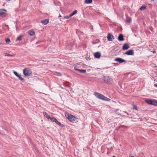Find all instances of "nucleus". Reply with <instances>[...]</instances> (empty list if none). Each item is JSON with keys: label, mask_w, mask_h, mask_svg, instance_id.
I'll return each instance as SVG.
<instances>
[{"label": "nucleus", "mask_w": 157, "mask_h": 157, "mask_svg": "<svg viewBox=\"0 0 157 157\" xmlns=\"http://www.w3.org/2000/svg\"><path fill=\"white\" fill-rule=\"evenodd\" d=\"M94 94L96 98L108 101H110V99L99 93L94 92Z\"/></svg>", "instance_id": "1"}, {"label": "nucleus", "mask_w": 157, "mask_h": 157, "mask_svg": "<svg viewBox=\"0 0 157 157\" xmlns=\"http://www.w3.org/2000/svg\"><path fill=\"white\" fill-rule=\"evenodd\" d=\"M65 115L66 117L71 122H73L76 120L77 118L73 115L69 114L67 113H65Z\"/></svg>", "instance_id": "2"}, {"label": "nucleus", "mask_w": 157, "mask_h": 157, "mask_svg": "<svg viewBox=\"0 0 157 157\" xmlns=\"http://www.w3.org/2000/svg\"><path fill=\"white\" fill-rule=\"evenodd\" d=\"M24 75L25 76H29L32 74V71L29 68H25L23 70Z\"/></svg>", "instance_id": "3"}, {"label": "nucleus", "mask_w": 157, "mask_h": 157, "mask_svg": "<svg viewBox=\"0 0 157 157\" xmlns=\"http://www.w3.org/2000/svg\"><path fill=\"white\" fill-rule=\"evenodd\" d=\"M103 78H104L103 79L104 82L105 83H111L113 82L112 79L109 77L104 76Z\"/></svg>", "instance_id": "4"}, {"label": "nucleus", "mask_w": 157, "mask_h": 157, "mask_svg": "<svg viewBox=\"0 0 157 157\" xmlns=\"http://www.w3.org/2000/svg\"><path fill=\"white\" fill-rule=\"evenodd\" d=\"M114 60L120 63H122L125 62V60L120 58H117L114 59Z\"/></svg>", "instance_id": "5"}, {"label": "nucleus", "mask_w": 157, "mask_h": 157, "mask_svg": "<svg viewBox=\"0 0 157 157\" xmlns=\"http://www.w3.org/2000/svg\"><path fill=\"white\" fill-rule=\"evenodd\" d=\"M124 55H134V52L133 50H130L124 53Z\"/></svg>", "instance_id": "6"}, {"label": "nucleus", "mask_w": 157, "mask_h": 157, "mask_svg": "<svg viewBox=\"0 0 157 157\" xmlns=\"http://www.w3.org/2000/svg\"><path fill=\"white\" fill-rule=\"evenodd\" d=\"M107 39L109 41H112L114 39L113 36L111 34L109 33L107 37Z\"/></svg>", "instance_id": "7"}, {"label": "nucleus", "mask_w": 157, "mask_h": 157, "mask_svg": "<svg viewBox=\"0 0 157 157\" xmlns=\"http://www.w3.org/2000/svg\"><path fill=\"white\" fill-rule=\"evenodd\" d=\"M94 57L97 59H99L101 56V53L99 52H96L94 54Z\"/></svg>", "instance_id": "8"}, {"label": "nucleus", "mask_w": 157, "mask_h": 157, "mask_svg": "<svg viewBox=\"0 0 157 157\" xmlns=\"http://www.w3.org/2000/svg\"><path fill=\"white\" fill-rule=\"evenodd\" d=\"M129 48V46L128 44H124L122 47V49L123 50H126L128 49Z\"/></svg>", "instance_id": "9"}, {"label": "nucleus", "mask_w": 157, "mask_h": 157, "mask_svg": "<svg viewBox=\"0 0 157 157\" xmlns=\"http://www.w3.org/2000/svg\"><path fill=\"white\" fill-rule=\"evenodd\" d=\"M118 40L119 41H122L124 40L123 36L122 34H120L118 37Z\"/></svg>", "instance_id": "10"}, {"label": "nucleus", "mask_w": 157, "mask_h": 157, "mask_svg": "<svg viewBox=\"0 0 157 157\" xmlns=\"http://www.w3.org/2000/svg\"><path fill=\"white\" fill-rule=\"evenodd\" d=\"M75 69L77 71H78L81 73H85L86 71V70L77 69L75 67Z\"/></svg>", "instance_id": "11"}, {"label": "nucleus", "mask_w": 157, "mask_h": 157, "mask_svg": "<svg viewBox=\"0 0 157 157\" xmlns=\"http://www.w3.org/2000/svg\"><path fill=\"white\" fill-rule=\"evenodd\" d=\"M49 22L48 19H45L44 20L41 21V22L44 25L47 24Z\"/></svg>", "instance_id": "12"}, {"label": "nucleus", "mask_w": 157, "mask_h": 157, "mask_svg": "<svg viewBox=\"0 0 157 157\" xmlns=\"http://www.w3.org/2000/svg\"><path fill=\"white\" fill-rule=\"evenodd\" d=\"M56 124H58V125H59V126H61V127H64V125L61 124L57 120V119H56V120L55 121V122H54Z\"/></svg>", "instance_id": "13"}, {"label": "nucleus", "mask_w": 157, "mask_h": 157, "mask_svg": "<svg viewBox=\"0 0 157 157\" xmlns=\"http://www.w3.org/2000/svg\"><path fill=\"white\" fill-rule=\"evenodd\" d=\"M29 34L31 36H32L34 35L35 32L34 31L30 30L28 32Z\"/></svg>", "instance_id": "14"}, {"label": "nucleus", "mask_w": 157, "mask_h": 157, "mask_svg": "<svg viewBox=\"0 0 157 157\" xmlns=\"http://www.w3.org/2000/svg\"><path fill=\"white\" fill-rule=\"evenodd\" d=\"M6 16V14L4 12H0V17H5Z\"/></svg>", "instance_id": "15"}, {"label": "nucleus", "mask_w": 157, "mask_h": 157, "mask_svg": "<svg viewBox=\"0 0 157 157\" xmlns=\"http://www.w3.org/2000/svg\"><path fill=\"white\" fill-rule=\"evenodd\" d=\"M152 100L146 99L145 100V101L149 105H151L152 103Z\"/></svg>", "instance_id": "16"}, {"label": "nucleus", "mask_w": 157, "mask_h": 157, "mask_svg": "<svg viewBox=\"0 0 157 157\" xmlns=\"http://www.w3.org/2000/svg\"><path fill=\"white\" fill-rule=\"evenodd\" d=\"M92 0H85V3L86 4H90L92 3Z\"/></svg>", "instance_id": "17"}, {"label": "nucleus", "mask_w": 157, "mask_h": 157, "mask_svg": "<svg viewBox=\"0 0 157 157\" xmlns=\"http://www.w3.org/2000/svg\"><path fill=\"white\" fill-rule=\"evenodd\" d=\"M43 114L44 115V116L47 118V119H49V116H48V115L47 114L46 112H43Z\"/></svg>", "instance_id": "18"}, {"label": "nucleus", "mask_w": 157, "mask_h": 157, "mask_svg": "<svg viewBox=\"0 0 157 157\" xmlns=\"http://www.w3.org/2000/svg\"><path fill=\"white\" fill-rule=\"evenodd\" d=\"M17 77H18L19 79L21 81H24L25 80L22 77L21 75H19L17 76Z\"/></svg>", "instance_id": "19"}, {"label": "nucleus", "mask_w": 157, "mask_h": 157, "mask_svg": "<svg viewBox=\"0 0 157 157\" xmlns=\"http://www.w3.org/2000/svg\"><path fill=\"white\" fill-rule=\"evenodd\" d=\"M77 11L76 10H75L72 13L70 14V16H72L75 15L77 13Z\"/></svg>", "instance_id": "20"}, {"label": "nucleus", "mask_w": 157, "mask_h": 157, "mask_svg": "<svg viewBox=\"0 0 157 157\" xmlns=\"http://www.w3.org/2000/svg\"><path fill=\"white\" fill-rule=\"evenodd\" d=\"M151 105H157V101L154 100H152Z\"/></svg>", "instance_id": "21"}, {"label": "nucleus", "mask_w": 157, "mask_h": 157, "mask_svg": "<svg viewBox=\"0 0 157 157\" xmlns=\"http://www.w3.org/2000/svg\"><path fill=\"white\" fill-rule=\"evenodd\" d=\"M50 119L52 121V122H55V121L56 120V118L53 117H50Z\"/></svg>", "instance_id": "22"}, {"label": "nucleus", "mask_w": 157, "mask_h": 157, "mask_svg": "<svg viewBox=\"0 0 157 157\" xmlns=\"http://www.w3.org/2000/svg\"><path fill=\"white\" fill-rule=\"evenodd\" d=\"M4 55L5 56H14V55H10L9 54L7 53H5L4 54Z\"/></svg>", "instance_id": "23"}, {"label": "nucleus", "mask_w": 157, "mask_h": 157, "mask_svg": "<svg viewBox=\"0 0 157 157\" xmlns=\"http://www.w3.org/2000/svg\"><path fill=\"white\" fill-rule=\"evenodd\" d=\"M146 9V7L145 6H143L140 8V10H144Z\"/></svg>", "instance_id": "24"}, {"label": "nucleus", "mask_w": 157, "mask_h": 157, "mask_svg": "<svg viewBox=\"0 0 157 157\" xmlns=\"http://www.w3.org/2000/svg\"><path fill=\"white\" fill-rule=\"evenodd\" d=\"M5 41L6 42L7 44H9L10 42V40L9 38L6 39Z\"/></svg>", "instance_id": "25"}, {"label": "nucleus", "mask_w": 157, "mask_h": 157, "mask_svg": "<svg viewBox=\"0 0 157 157\" xmlns=\"http://www.w3.org/2000/svg\"><path fill=\"white\" fill-rule=\"evenodd\" d=\"M71 17V16H70V15L69 16H64V18L68 19H69V18H70Z\"/></svg>", "instance_id": "26"}, {"label": "nucleus", "mask_w": 157, "mask_h": 157, "mask_svg": "<svg viewBox=\"0 0 157 157\" xmlns=\"http://www.w3.org/2000/svg\"><path fill=\"white\" fill-rule=\"evenodd\" d=\"M21 39H22V36H20L18 37L17 39V40L19 41L21 40Z\"/></svg>", "instance_id": "27"}, {"label": "nucleus", "mask_w": 157, "mask_h": 157, "mask_svg": "<svg viewBox=\"0 0 157 157\" xmlns=\"http://www.w3.org/2000/svg\"><path fill=\"white\" fill-rule=\"evenodd\" d=\"M13 73L17 77V76H18L19 75L18 74L17 72H16V71H13Z\"/></svg>", "instance_id": "28"}, {"label": "nucleus", "mask_w": 157, "mask_h": 157, "mask_svg": "<svg viewBox=\"0 0 157 157\" xmlns=\"http://www.w3.org/2000/svg\"><path fill=\"white\" fill-rule=\"evenodd\" d=\"M133 108L135 109L136 110H137V107L136 105H133Z\"/></svg>", "instance_id": "29"}, {"label": "nucleus", "mask_w": 157, "mask_h": 157, "mask_svg": "<svg viewBox=\"0 0 157 157\" xmlns=\"http://www.w3.org/2000/svg\"><path fill=\"white\" fill-rule=\"evenodd\" d=\"M56 75L58 76H61V74L59 72H56Z\"/></svg>", "instance_id": "30"}, {"label": "nucleus", "mask_w": 157, "mask_h": 157, "mask_svg": "<svg viewBox=\"0 0 157 157\" xmlns=\"http://www.w3.org/2000/svg\"><path fill=\"white\" fill-rule=\"evenodd\" d=\"M127 21L129 23L131 21V20L129 18H128L127 19Z\"/></svg>", "instance_id": "31"}, {"label": "nucleus", "mask_w": 157, "mask_h": 157, "mask_svg": "<svg viewBox=\"0 0 157 157\" xmlns=\"http://www.w3.org/2000/svg\"><path fill=\"white\" fill-rule=\"evenodd\" d=\"M0 10L1 11H4L5 12H7V10H6V9H0Z\"/></svg>", "instance_id": "32"}, {"label": "nucleus", "mask_w": 157, "mask_h": 157, "mask_svg": "<svg viewBox=\"0 0 157 157\" xmlns=\"http://www.w3.org/2000/svg\"><path fill=\"white\" fill-rule=\"evenodd\" d=\"M154 86H155L157 87V84H155L154 85Z\"/></svg>", "instance_id": "33"}, {"label": "nucleus", "mask_w": 157, "mask_h": 157, "mask_svg": "<svg viewBox=\"0 0 157 157\" xmlns=\"http://www.w3.org/2000/svg\"><path fill=\"white\" fill-rule=\"evenodd\" d=\"M153 53H155V51H154L153 52Z\"/></svg>", "instance_id": "34"}, {"label": "nucleus", "mask_w": 157, "mask_h": 157, "mask_svg": "<svg viewBox=\"0 0 157 157\" xmlns=\"http://www.w3.org/2000/svg\"><path fill=\"white\" fill-rule=\"evenodd\" d=\"M61 17V15H59V17Z\"/></svg>", "instance_id": "35"}, {"label": "nucleus", "mask_w": 157, "mask_h": 157, "mask_svg": "<svg viewBox=\"0 0 157 157\" xmlns=\"http://www.w3.org/2000/svg\"><path fill=\"white\" fill-rule=\"evenodd\" d=\"M131 157H134V156H132Z\"/></svg>", "instance_id": "36"}, {"label": "nucleus", "mask_w": 157, "mask_h": 157, "mask_svg": "<svg viewBox=\"0 0 157 157\" xmlns=\"http://www.w3.org/2000/svg\"><path fill=\"white\" fill-rule=\"evenodd\" d=\"M2 44V43H0V44Z\"/></svg>", "instance_id": "37"}]
</instances>
